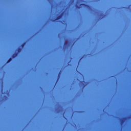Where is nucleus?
I'll use <instances>...</instances> for the list:
<instances>
[{
  "label": "nucleus",
  "instance_id": "obj_2",
  "mask_svg": "<svg viewBox=\"0 0 131 131\" xmlns=\"http://www.w3.org/2000/svg\"><path fill=\"white\" fill-rule=\"evenodd\" d=\"M80 84L81 86H82L83 88H84V86H85V84H84V83L83 81H80Z\"/></svg>",
  "mask_w": 131,
  "mask_h": 131
},
{
  "label": "nucleus",
  "instance_id": "obj_9",
  "mask_svg": "<svg viewBox=\"0 0 131 131\" xmlns=\"http://www.w3.org/2000/svg\"><path fill=\"white\" fill-rule=\"evenodd\" d=\"M123 122H124V120H121V123H123Z\"/></svg>",
  "mask_w": 131,
  "mask_h": 131
},
{
  "label": "nucleus",
  "instance_id": "obj_3",
  "mask_svg": "<svg viewBox=\"0 0 131 131\" xmlns=\"http://www.w3.org/2000/svg\"><path fill=\"white\" fill-rule=\"evenodd\" d=\"M18 56V53H14L12 55V58H16Z\"/></svg>",
  "mask_w": 131,
  "mask_h": 131
},
{
  "label": "nucleus",
  "instance_id": "obj_6",
  "mask_svg": "<svg viewBox=\"0 0 131 131\" xmlns=\"http://www.w3.org/2000/svg\"><path fill=\"white\" fill-rule=\"evenodd\" d=\"M11 61H12V58H10L8 60L7 63H10V62H11Z\"/></svg>",
  "mask_w": 131,
  "mask_h": 131
},
{
  "label": "nucleus",
  "instance_id": "obj_10",
  "mask_svg": "<svg viewBox=\"0 0 131 131\" xmlns=\"http://www.w3.org/2000/svg\"><path fill=\"white\" fill-rule=\"evenodd\" d=\"M60 74H61V72H59V75H60Z\"/></svg>",
  "mask_w": 131,
  "mask_h": 131
},
{
  "label": "nucleus",
  "instance_id": "obj_1",
  "mask_svg": "<svg viewBox=\"0 0 131 131\" xmlns=\"http://www.w3.org/2000/svg\"><path fill=\"white\" fill-rule=\"evenodd\" d=\"M81 6H83L84 7H85L86 8H88V9H91V6L90 5H88L86 4H81L79 6H77V9H80L81 8Z\"/></svg>",
  "mask_w": 131,
  "mask_h": 131
},
{
  "label": "nucleus",
  "instance_id": "obj_11",
  "mask_svg": "<svg viewBox=\"0 0 131 131\" xmlns=\"http://www.w3.org/2000/svg\"><path fill=\"white\" fill-rule=\"evenodd\" d=\"M123 119L125 120V119H126V118H124Z\"/></svg>",
  "mask_w": 131,
  "mask_h": 131
},
{
  "label": "nucleus",
  "instance_id": "obj_7",
  "mask_svg": "<svg viewBox=\"0 0 131 131\" xmlns=\"http://www.w3.org/2000/svg\"><path fill=\"white\" fill-rule=\"evenodd\" d=\"M25 45H26V42H25L21 45V47L24 48V46H25Z\"/></svg>",
  "mask_w": 131,
  "mask_h": 131
},
{
  "label": "nucleus",
  "instance_id": "obj_12",
  "mask_svg": "<svg viewBox=\"0 0 131 131\" xmlns=\"http://www.w3.org/2000/svg\"><path fill=\"white\" fill-rule=\"evenodd\" d=\"M53 21H56V19H55V20H53Z\"/></svg>",
  "mask_w": 131,
  "mask_h": 131
},
{
  "label": "nucleus",
  "instance_id": "obj_4",
  "mask_svg": "<svg viewBox=\"0 0 131 131\" xmlns=\"http://www.w3.org/2000/svg\"><path fill=\"white\" fill-rule=\"evenodd\" d=\"M61 18H62V15L57 16L55 20H59V19H61Z\"/></svg>",
  "mask_w": 131,
  "mask_h": 131
},
{
  "label": "nucleus",
  "instance_id": "obj_8",
  "mask_svg": "<svg viewBox=\"0 0 131 131\" xmlns=\"http://www.w3.org/2000/svg\"><path fill=\"white\" fill-rule=\"evenodd\" d=\"M64 46H68V43L64 42Z\"/></svg>",
  "mask_w": 131,
  "mask_h": 131
},
{
  "label": "nucleus",
  "instance_id": "obj_5",
  "mask_svg": "<svg viewBox=\"0 0 131 131\" xmlns=\"http://www.w3.org/2000/svg\"><path fill=\"white\" fill-rule=\"evenodd\" d=\"M21 51H22V49L21 48H18L17 49L18 53H20L21 52Z\"/></svg>",
  "mask_w": 131,
  "mask_h": 131
}]
</instances>
